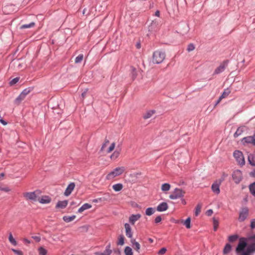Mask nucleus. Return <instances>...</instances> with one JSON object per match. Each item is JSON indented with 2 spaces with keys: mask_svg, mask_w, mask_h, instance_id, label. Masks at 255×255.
Segmentation results:
<instances>
[{
  "mask_svg": "<svg viewBox=\"0 0 255 255\" xmlns=\"http://www.w3.org/2000/svg\"><path fill=\"white\" fill-rule=\"evenodd\" d=\"M115 147V143L113 142L111 144L110 146L109 147L108 151H107L108 153H110L111 151H112L114 149Z\"/></svg>",
  "mask_w": 255,
  "mask_h": 255,
  "instance_id": "obj_45",
  "label": "nucleus"
},
{
  "mask_svg": "<svg viewBox=\"0 0 255 255\" xmlns=\"http://www.w3.org/2000/svg\"><path fill=\"white\" fill-rule=\"evenodd\" d=\"M236 253L237 255H239V243L238 244V245L236 246Z\"/></svg>",
  "mask_w": 255,
  "mask_h": 255,
  "instance_id": "obj_58",
  "label": "nucleus"
},
{
  "mask_svg": "<svg viewBox=\"0 0 255 255\" xmlns=\"http://www.w3.org/2000/svg\"><path fill=\"white\" fill-rule=\"evenodd\" d=\"M165 57L164 52L156 51L152 55V62L155 64H160L163 62Z\"/></svg>",
  "mask_w": 255,
  "mask_h": 255,
  "instance_id": "obj_2",
  "label": "nucleus"
},
{
  "mask_svg": "<svg viewBox=\"0 0 255 255\" xmlns=\"http://www.w3.org/2000/svg\"><path fill=\"white\" fill-rule=\"evenodd\" d=\"M232 177L235 183H239V169H236L233 171L232 174Z\"/></svg>",
  "mask_w": 255,
  "mask_h": 255,
  "instance_id": "obj_14",
  "label": "nucleus"
},
{
  "mask_svg": "<svg viewBox=\"0 0 255 255\" xmlns=\"http://www.w3.org/2000/svg\"><path fill=\"white\" fill-rule=\"evenodd\" d=\"M250 190L252 194L255 196V183H254L250 185Z\"/></svg>",
  "mask_w": 255,
  "mask_h": 255,
  "instance_id": "obj_43",
  "label": "nucleus"
},
{
  "mask_svg": "<svg viewBox=\"0 0 255 255\" xmlns=\"http://www.w3.org/2000/svg\"><path fill=\"white\" fill-rule=\"evenodd\" d=\"M249 210L248 208H244L242 209V212L240 213V220H244L248 215Z\"/></svg>",
  "mask_w": 255,
  "mask_h": 255,
  "instance_id": "obj_19",
  "label": "nucleus"
},
{
  "mask_svg": "<svg viewBox=\"0 0 255 255\" xmlns=\"http://www.w3.org/2000/svg\"><path fill=\"white\" fill-rule=\"evenodd\" d=\"M159 28V24L157 20H153L148 26L149 32L153 33L157 30Z\"/></svg>",
  "mask_w": 255,
  "mask_h": 255,
  "instance_id": "obj_8",
  "label": "nucleus"
},
{
  "mask_svg": "<svg viewBox=\"0 0 255 255\" xmlns=\"http://www.w3.org/2000/svg\"><path fill=\"white\" fill-rule=\"evenodd\" d=\"M141 217V215L139 214H132L129 218V222L131 225H134L135 222L139 220Z\"/></svg>",
  "mask_w": 255,
  "mask_h": 255,
  "instance_id": "obj_13",
  "label": "nucleus"
},
{
  "mask_svg": "<svg viewBox=\"0 0 255 255\" xmlns=\"http://www.w3.org/2000/svg\"><path fill=\"white\" fill-rule=\"evenodd\" d=\"M125 255H133V252L130 247L127 246L124 250Z\"/></svg>",
  "mask_w": 255,
  "mask_h": 255,
  "instance_id": "obj_28",
  "label": "nucleus"
},
{
  "mask_svg": "<svg viewBox=\"0 0 255 255\" xmlns=\"http://www.w3.org/2000/svg\"><path fill=\"white\" fill-rule=\"evenodd\" d=\"M252 137L254 141V145H255V134L253 136H252Z\"/></svg>",
  "mask_w": 255,
  "mask_h": 255,
  "instance_id": "obj_64",
  "label": "nucleus"
},
{
  "mask_svg": "<svg viewBox=\"0 0 255 255\" xmlns=\"http://www.w3.org/2000/svg\"><path fill=\"white\" fill-rule=\"evenodd\" d=\"M24 242L25 244H30V241L29 240H28L27 239H24Z\"/></svg>",
  "mask_w": 255,
  "mask_h": 255,
  "instance_id": "obj_62",
  "label": "nucleus"
},
{
  "mask_svg": "<svg viewBox=\"0 0 255 255\" xmlns=\"http://www.w3.org/2000/svg\"><path fill=\"white\" fill-rule=\"evenodd\" d=\"M213 211L212 209H209L206 212V214L207 216H210L212 215V214H213Z\"/></svg>",
  "mask_w": 255,
  "mask_h": 255,
  "instance_id": "obj_54",
  "label": "nucleus"
},
{
  "mask_svg": "<svg viewBox=\"0 0 255 255\" xmlns=\"http://www.w3.org/2000/svg\"><path fill=\"white\" fill-rule=\"evenodd\" d=\"M35 22H31L29 24H23V25H21L20 27V29H25V28H29L33 27L35 26Z\"/></svg>",
  "mask_w": 255,
  "mask_h": 255,
  "instance_id": "obj_24",
  "label": "nucleus"
},
{
  "mask_svg": "<svg viewBox=\"0 0 255 255\" xmlns=\"http://www.w3.org/2000/svg\"><path fill=\"white\" fill-rule=\"evenodd\" d=\"M195 49V45L193 43H190L188 45L187 50L188 52L192 51Z\"/></svg>",
  "mask_w": 255,
  "mask_h": 255,
  "instance_id": "obj_42",
  "label": "nucleus"
},
{
  "mask_svg": "<svg viewBox=\"0 0 255 255\" xmlns=\"http://www.w3.org/2000/svg\"><path fill=\"white\" fill-rule=\"evenodd\" d=\"M184 225L185 226L186 228L190 229L191 228V218L188 217L184 221Z\"/></svg>",
  "mask_w": 255,
  "mask_h": 255,
  "instance_id": "obj_34",
  "label": "nucleus"
},
{
  "mask_svg": "<svg viewBox=\"0 0 255 255\" xmlns=\"http://www.w3.org/2000/svg\"><path fill=\"white\" fill-rule=\"evenodd\" d=\"M0 190L5 192H8L10 190L8 187L2 188L1 187V184L0 183Z\"/></svg>",
  "mask_w": 255,
  "mask_h": 255,
  "instance_id": "obj_52",
  "label": "nucleus"
},
{
  "mask_svg": "<svg viewBox=\"0 0 255 255\" xmlns=\"http://www.w3.org/2000/svg\"><path fill=\"white\" fill-rule=\"evenodd\" d=\"M0 123L4 126H5L7 124V123L2 119H0Z\"/></svg>",
  "mask_w": 255,
  "mask_h": 255,
  "instance_id": "obj_59",
  "label": "nucleus"
},
{
  "mask_svg": "<svg viewBox=\"0 0 255 255\" xmlns=\"http://www.w3.org/2000/svg\"><path fill=\"white\" fill-rule=\"evenodd\" d=\"M213 222L214 225V231H216L219 226V220L215 217H213Z\"/></svg>",
  "mask_w": 255,
  "mask_h": 255,
  "instance_id": "obj_30",
  "label": "nucleus"
},
{
  "mask_svg": "<svg viewBox=\"0 0 255 255\" xmlns=\"http://www.w3.org/2000/svg\"><path fill=\"white\" fill-rule=\"evenodd\" d=\"M130 242L132 244V247L134 250H135L137 252L139 253V250L140 248V244L136 242L135 240L134 239H131L130 240Z\"/></svg>",
  "mask_w": 255,
  "mask_h": 255,
  "instance_id": "obj_17",
  "label": "nucleus"
},
{
  "mask_svg": "<svg viewBox=\"0 0 255 255\" xmlns=\"http://www.w3.org/2000/svg\"><path fill=\"white\" fill-rule=\"evenodd\" d=\"M125 228L126 229V236L131 239L132 238V233L131 232V229L130 225L128 223L125 224Z\"/></svg>",
  "mask_w": 255,
  "mask_h": 255,
  "instance_id": "obj_15",
  "label": "nucleus"
},
{
  "mask_svg": "<svg viewBox=\"0 0 255 255\" xmlns=\"http://www.w3.org/2000/svg\"><path fill=\"white\" fill-rule=\"evenodd\" d=\"M109 142V141L108 140H106L105 143H103V144L102 145V146L101 148V150H103L104 148L106 147L107 144Z\"/></svg>",
  "mask_w": 255,
  "mask_h": 255,
  "instance_id": "obj_57",
  "label": "nucleus"
},
{
  "mask_svg": "<svg viewBox=\"0 0 255 255\" xmlns=\"http://www.w3.org/2000/svg\"><path fill=\"white\" fill-rule=\"evenodd\" d=\"M159 14H160V12L159 10H157L155 12V15L157 16H159Z\"/></svg>",
  "mask_w": 255,
  "mask_h": 255,
  "instance_id": "obj_63",
  "label": "nucleus"
},
{
  "mask_svg": "<svg viewBox=\"0 0 255 255\" xmlns=\"http://www.w3.org/2000/svg\"><path fill=\"white\" fill-rule=\"evenodd\" d=\"M168 208V204L166 202H162L157 207L156 210L158 212H163Z\"/></svg>",
  "mask_w": 255,
  "mask_h": 255,
  "instance_id": "obj_16",
  "label": "nucleus"
},
{
  "mask_svg": "<svg viewBox=\"0 0 255 255\" xmlns=\"http://www.w3.org/2000/svg\"><path fill=\"white\" fill-rule=\"evenodd\" d=\"M68 203V201L67 200L63 201H59L55 206V208L61 209H64L67 207Z\"/></svg>",
  "mask_w": 255,
  "mask_h": 255,
  "instance_id": "obj_11",
  "label": "nucleus"
},
{
  "mask_svg": "<svg viewBox=\"0 0 255 255\" xmlns=\"http://www.w3.org/2000/svg\"><path fill=\"white\" fill-rule=\"evenodd\" d=\"M251 228L252 229L255 228V219L252 220L251 222Z\"/></svg>",
  "mask_w": 255,
  "mask_h": 255,
  "instance_id": "obj_53",
  "label": "nucleus"
},
{
  "mask_svg": "<svg viewBox=\"0 0 255 255\" xmlns=\"http://www.w3.org/2000/svg\"><path fill=\"white\" fill-rule=\"evenodd\" d=\"M233 155L236 159L238 164H239V150H236L233 153Z\"/></svg>",
  "mask_w": 255,
  "mask_h": 255,
  "instance_id": "obj_39",
  "label": "nucleus"
},
{
  "mask_svg": "<svg viewBox=\"0 0 255 255\" xmlns=\"http://www.w3.org/2000/svg\"><path fill=\"white\" fill-rule=\"evenodd\" d=\"M125 243V237L123 235L119 236V241L117 243L118 245L123 246Z\"/></svg>",
  "mask_w": 255,
  "mask_h": 255,
  "instance_id": "obj_36",
  "label": "nucleus"
},
{
  "mask_svg": "<svg viewBox=\"0 0 255 255\" xmlns=\"http://www.w3.org/2000/svg\"><path fill=\"white\" fill-rule=\"evenodd\" d=\"M38 201L41 204H47L51 202V198L48 196H43Z\"/></svg>",
  "mask_w": 255,
  "mask_h": 255,
  "instance_id": "obj_18",
  "label": "nucleus"
},
{
  "mask_svg": "<svg viewBox=\"0 0 255 255\" xmlns=\"http://www.w3.org/2000/svg\"><path fill=\"white\" fill-rule=\"evenodd\" d=\"M92 207V205L89 203H85L78 210V213H82L87 209H89Z\"/></svg>",
  "mask_w": 255,
  "mask_h": 255,
  "instance_id": "obj_20",
  "label": "nucleus"
},
{
  "mask_svg": "<svg viewBox=\"0 0 255 255\" xmlns=\"http://www.w3.org/2000/svg\"><path fill=\"white\" fill-rule=\"evenodd\" d=\"M255 252V236L240 238V255H252Z\"/></svg>",
  "mask_w": 255,
  "mask_h": 255,
  "instance_id": "obj_1",
  "label": "nucleus"
},
{
  "mask_svg": "<svg viewBox=\"0 0 255 255\" xmlns=\"http://www.w3.org/2000/svg\"><path fill=\"white\" fill-rule=\"evenodd\" d=\"M202 206L200 204H198L196 208H195V215L196 216H198L200 213L201 212V209Z\"/></svg>",
  "mask_w": 255,
  "mask_h": 255,
  "instance_id": "obj_37",
  "label": "nucleus"
},
{
  "mask_svg": "<svg viewBox=\"0 0 255 255\" xmlns=\"http://www.w3.org/2000/svg\"><path fill=\"white\" fill-rule=\"evenodd\" d=\"M162 219H161V217L160 216H158L157 217H156L154 220V222L156 224H158L159 223V222H161Z\"/></svg>",
  "mask_w": 255,
  "mask_h": 255,
  "instance_id": "obj_50",
  "label": "nucleus"
},
{
  "mask_svg": "<svg viewBox=\"0 0 255 255\" xmlns=\"http://www.w3.org/2000/svg\"><path fill=\"white\" fill-rule=\"evenodd\" d=\"M33 89V87H29L24 89L19 95L15 99L14 103L16 104H19L25 98L26 96L32 91Z\"/></svg>",
  "mask_w": 255,
  "mask_h": 255,
  "instance_id": "obj_3",
  "label": "nucleus"
},
{
  "mask_svg": "<svg viewBox=\"0 0 255 255\" xmlns=\"http://www.w3.org/2000/svg\"><path fill=\"white\" fill-rule=\"evenodd\" d=\"M111 243H109L107 245V246L106 247V249H105V250H108V251H112V250H111Z\"/></svg>",
  "mask_w": 255,
  "mask_h": 255,
  "instance_id": "obj_61",
  "label": "nucleus"
},
{
  "mask_svg": "<svg viewBox=\"0 0 255 255\" xmlns=\"http://www.w3.org/2000/svg\"><path fill=\"white\" fill-rule=\"evenodd\" d=\"M76 218L75 215H72L71 216H65L63 217V220L66 223H69Z\"/></svg>",
  "mask_w": 255,
  "mask_h": 255,
  "instance_id": "obj_22",
  "label": "nucleus"
},
{
  "mask_svg": "<svg viewBox=\"0 0 255 255\" xmlns=\"http://www.w3.org/2000/svg\"><path fill=\"white\" fill-rule=\"evenodd\" d=\"M123 188V185L121 183H117L113 186V189L116 192L121 191Z\"/></svg>",
  "mask_w": 255,
  "mask_h": 255,
  "instance_id": "obj_25",
  "label": "nucleus"
},
{
  "mask_svg": "<svg viewBox=\"0 0 255 255\" xmlns=\"http://www.w3.org/2000/svg\"><path fill=\"white\" fill-rule=\"evenodd\" d=\"M11 250L15 254H16L17 255H23L22 252L20 250H18L14 249H12Z\"/></svg>",
  "mask_w": 255,
  "mask_h": 255,
  "instance_id": "obj_46",
  "label": "nucleus"
},
{
  "mask_svg": "<svg viewBox=\"0 0 255 255\" xmlns=\"http://www.w3.org/2000/svg\"><path fill=\"white\" fill-rule=\"evenodd\" d=\"M112 253V251H108L105 250L104 252L101 253L100 252H97L94 253L95 255H111Z\"/></svg>",
  "mask_w": 255,
  "mask_h": 255,
  "instance_id": "obj_27",
  "label": "nucleus"
},
{
  "mask_svg": "<svg viewBox=\"0 0 255 255\" xmlns=\"http://www.w3.org/2000/svg\"><path fill=\"white\" fill-rule=\"evenodd\" d=\"M232 250V246L229 243L226 244L223 251V253L224 255L228 254Z\"/></svg>",
  "mask_w": 255,
  "mask_h": 255,
  "instance_id": "obj_21",
  "label": "nucleus"
},
{
  "mask_svg": "<svg viewBox=\"0 0 255 255\" xmlns=\"http://www.w3.org/2000/svg\"><path fill=\"white\" fill-rule=\"evenodd\" d=\"M130 68V75L132 80H134L137 76L136 70L133 67H131Z\"/></svg>",
  "mask_w": 255,
  "mask_h": 255,
  "instance_id": "obj_26",
  "label": "nucleus"
},
{
  "mask_svg": "<svg viewBox=\"0 0 255 255\" xmlns=\"http://www.w3.org/2000/svg\"><path fill=\"white\" fill-rule=\"evenodd\" d=\"M19 77H16V78H14V79H13L10 82H9V84L12 86V85H13L14 84H15L17 82H18V81L19 80Z\"/></svg>",
  "mask_w": 255,
  "mask_h": 255,
  "instance_id": "obj_44",
  "label": "nucleus"
},
{
  "mask_svg": "<svg viewBox=\"0 0 255 255\" xmlns=\"http://www.w3.org/2000/svg\"><path fill=\"white\" fill-rule=\"evenodd\" d=\"M32 238L37 242H39L41 240L40 237L38 236H33Z\"/></svg>",
  "mask_w": 255,
  "mask_h": 255,
  "instance_id": "obj_56",
  "label": "nucleus"
},
{
  "mask_svg": "<svg viewBox=\"0 0 255 255\" xmlns=\"http://www.w3.org/2000/svg\"><path fill=\"white\" fill-rule=\"evenodd\" d=\"M239 238L238 235H234L229 237L228 240L231 243H233Z\"/></svg>",
  "mask_w": 255,
  "mask_h": 255,
  "instance_id": "obj_32",
  "label": "nucleus"
},
{
  "mask_svg": "<svg viewBox=\"0 0 255 255\" xmlns=\"http://www.w3.org/2000/svg\"><path fill=\"white\" fill-rule=\"evenodd\" d=\"M230 93V90L228 88L226 89L221 95L222 98H225L227 97L229 95Z\"/></svg>",
  "mask_w": 255,
  "mask_h": 255,
  "instance_id": "obj_41",
  "label": "nucleus"
},
{
  "mask_svg": "<svg viewBox=\"0 0 255 255\" xmlns=\"http://www.w3.org/2000/svg\"><path fill=\"white\" fill-rule=\"evenodd\" d=\"M228 60H225L219 66H218L214 71L213 73V75H217L223 72L226 67L228 65Z\"/></svg>",
  "mask_w": 255,
  "mask_h": 255,
  "instance_id": "obj_6",
  "label": "nucleus"
},
{
  "mask_svg": "<svg viewBox=\"0 0 255 255\" xmlns=\"http://www.w3.org/2000/svg\"><path fill=\"white\" fill-rule=\"evenodd\" d=\"M167 250L165 248H161L158 252V254L160 255H162L165 253Z\"/></svg>",
  "mask_w": 255,
  "mask_h": 255,
  "instance_id": "obj_49",
  "label": "nucleus"
},
{
  "mask_svg": "<svg viewBox=\"0 0 255 255\" xmlns=\"http://www.w3.org/2000/svg\"><path fill=\"white\" fill-rule=\"evenodd\" d=\"M23 195L26 200H31L33 201H36L37 200V196L35 193V191L25 192L23 194Z\"/></svg>",
  "mask_w": 255,
  "mask_h": 255,
  "instance_id": "obj_7",
  "label": "nucleus"
},
{
  "mask_svg": "<svg viewBox=\"0 0 255 255\" xmlns=\"http://www.w3.org/2000/svg\"><path fill=\"white\" fill-rule=\"evenodd\" d=\"M155 212V209L152 207L147 208L145 210V214L147 216H151Z\"/></svg>",
  "mask_w": 255,
  "mask_h": 255,
  "instance_id": "obj_31",
  "label": "nucleus"
},
{
  "mask_svg": "<svg viewBox=\"0 0 255 255\" xmlns=\"http://www.w3.org/2000/svg\"><path fill=\"white\" fill-rule=\"evenodd\" d=\"M38 252L39 255H46L47 253V250L42 247L38 248Z\"/></svg>",
  "mask_w": 255,
  "mask_h": 255,
  "instance_id": "obj_38",
  "label": "nucleus"
},
{
  "mask_svg": "<svg viewBox=\"0 0 255 255\" xmlns=\"http://www.w3.org/2000/svg\"><path fill=\"white\" fill-rule=\"evenodd\" d=\"M75 187V184L74 182H71L67 187L65 192L64 195L66 196H69Z\"/></svg>",
  "mask_w": 255,
  "mask_h": 255,
  "instance_id": "obj_9",
  "label": "nucleus"
},
{
  "mask_svg": "<svg viewBox=\"0 0 255 255\" xmlns=\"http://www.w3.org/2000/svg\"><path fill=\"white\" fill-rule=\"evenodd\" d=\"M184 193L185 192L181 189L176 188L173 193L169 195V198L173 200L180 198L184 196Z\"/></svg>",
  "mask_w": 255,
  "mask_h": 255,
  "instance_id": "obj_5",
  "label": "nucleus"
},
{
  "mask_svg": "<svg viewBox=\"0 0 255 255\" xmlns=\"http://www.w3.org/2000/svg\"><path fill=\"white\" fill-rule=\"evenodd\" d=\"M228 176V174L224 173L222 175V176L221 177L220 179L218 181V182L220 183H221L224 180L225 178Z\"/></svg>",
  "mask_w": 255,
  "mask_h": 255,
  "instance_id": "obj_48",
  "label": "nucleus"
},
{
  "mask_svg": "<svg viewBox=\"0 0 255 255\" xmlns=\"http://www.w3.org/2000/svg\"><path fill=\"white\" fill-rule=\"evenodd\" d=\"M239 131V127H238L236 131L234 133V136L235 137H238L239 135V133H238V132Z\"/></svg>",
  "mask_w": 255,
  "mask_h": 255,
  "instance_id": "obj_60",
  "label": "nucleus"
},
{
  "mask_svg": "<svg viewBox=\"0 0 255 255\" xmlns=\"http://www.w3.org/2000/svg\"><path fill=\"white\" fill-rule=\"evenodd\" d=\"M155 110H150L146 112L143 116L144 119H147L150 118L154 113Z\"/></svg>",
  "mask_w": 255,
  "mask_h": 255,
  "instance_id": "obj_23",
  "label": "nucleus"
},
{
  "mask_svg": "<svg viewBox=\"0 0 255 255\" xmlns=\"http://www.w3.org/2000/svg\"><path fill=\"white\" fill-rule=\"evenodd\" d=\"M8 240H9V242L13 246L17 245V242L15 241V240L13 238V236L11 233H10L9 234Z\"/></svg>",
  "mask_w": 255,
  "mask_h": 255,
  "instance_id": "obj_35",
  "label": "nucleus"
},
{
  "mask_svg": "<svg viewBox=\"0 0 255 255\" xmlns=\"http://www.w3.org/2000/svg\"><path fill=\"white\" fill-rule=\"evenodd\" d=\"M221 183L216 181L211 186L212 190L214 193L216 194H219L220 192V185Z\"/></svg>",
  "mask_w": 255,
  "mask_h": 255,
  "instance_id": "obj_10",
  "label": "nucleus"
},
{
  "mask_svg": "<svg viewBox=\"0 0 255 255\" xmlns=\"http://www.w3.org/2000/svg\"><path fill=\"white\" fill-rule=\"evenodd\" d=\"M121 149V145L120 144H119L117 147L116 150L111 155V158L112 159H116V158H117L120 155Z\"/></svg>",
  "mask_w": 255,
  "mask_h": 255,
  "instance_id": "obj_12",
  "label": "nucleus"
},
{
  "mask_svg": "<svg viewBox=\"0 0 255 255\" xmlns=\"http://www.w3.org/2000/svg\"><path fill=\"white\" fill-rule=\"evenodd\" d=\"M114 253L116 254L117 255H121L122 252L120 249H116L113 250Z\"/></svg>",
  "mask_w": 255,
  "mask_h": 255,
  "instance_id": "obj_51",
  "label": "nucleus"
},
{
  "mask_svg": "<svg viewBox=\"0 0 255 255\" xmlns=\"http://www.w3.org/2000/svg\"><path fill=\"white\" fill-rule=\"evenodd\" d=\"M249 161L250 163L253 165L255 166V160L254 159L253 157H251L250 156H249Z\"/></svg>",
  "mask_w": 255,
  "mask_h": 255,
  "instance_id": "obj_47",
  "label": "nucleus"
},
{
  "mask_svg": "<svg viewBox=\"0 0 255 255\" xmlns=\"http://www.w3.org/2000/svg\"><path fill=\"white\" fill-rule=\"evenodd\" d=\"M170 187L169 183H164L161 186V190L163 192L168 191L170 190Z\"/></svg>",
  "mask_w": 255,
  "mask_h": 255,
  "instance_id": "obj_29",
  "label": "nucleus"
},
{
  "mask_svg": "<svg viewBox=\"0 0 255 255\" xmlns=\"http://www.w3.org/2000/svg\"><path fill=\"white\" fill-rule=\"evenodd\" d=\"M83 59V54H79L78 56H77L75 60V62L76 63H80Z\"/></svg>",
  "mask_w": 255,
  "mask_h": 255,
  "instance_id": "obj_40",
  "label": "nucleus"
},
{
  "mask_svg": "<svg viewBox=\"0 0 255 255\" xmlns=\"http://www.w3.org/2000/svg\"><path fill=\"white\" fill-rule=\"evenodd\" d=\"M88 89H86L85 90V91L81 94V97L82 99H83L86 96L87 93Z\"/></svg>",
  "mask_w": 255,
  "mask_h": 255,
  "instance_id": "obj_55",
  "label": "nucleus"
},
{
  "mask_svg": "<svg viewBox=\"0 0 255 255\" xmlns=\"http://www.w3.org/2000/svg\"><path fill=\"white\" fill-rule=\"evenodd\" d=\"M125 171L124 167H118L113 170V171L110 172L106 176V179L111 180L114 178L115 177L121 175Z\"/></svg>",
  "mask_w": 255,
  "mask_h": 255,
  "instance_id": "obj_4",
  "label": "nucleus"
},
{
  "mask_svg": "<svg viewBox=\"0 0 255 255\" xmlns=\"http://www.w3.org/2000/svg\"><path fill=\"white\" fill-rule=\"evenodd\" d=\"M242 141H244L245 142L252 143L254 145V141L252 136L245 137L243 139Z\"/></svg>",
  "mask_w": 255,
  "mask_h": 255,
  "instance_id": "obj_33",
  "label": "nucleus"
}]
</instances>
